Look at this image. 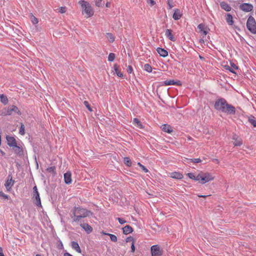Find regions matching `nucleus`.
I'll list each match as a JSON object with an SVG mask.
<instances>
[{"instance_id":"nucleus-16","label":"nucleus","mask_w":256,"mask_h":256,"mask_svg":"<svg viewBox=\"0 0 256 256\" xmlns=\"http://www.w3.org/2000/svg\"><path fill=\"white\" fill-rule=\"evenodd\" d=\"M165 36L170 40L172 42H175L176 40V38L172 34V30L170 29H166L165 32Z\"/></svg>"},{"instance_id":"nucleus-42","label":"nucleus","mask_w":256,"mask_h":256,"mask_svg":"<svg viewBox=\"0 0 256 256\" xmlns=\"http://www.w3.org/2000/svg\"><path fill=\"white\" fill-rule=\"evenodd\" d=\"M57 248L58 250H63L64 248L62 242L59 239L57 244Z\"/></svg>"},{"instance_id":"nucleus-49","label":"nucleus","mask_w":256,"mask_h":256,"mask_svg":"<svg viewBox=\"0 0 256 256\" xmlns=\"http://www.w3.org/2000/svg\"><path fill=\"white\" fill-rule=\"evenodd\" d=\"M134 238L133 237L131 236H130L128 237L126 240V242H134Z\"/></svg>"},{"instance_id":"nucleus-22","label":"nucleus","mask_w":256,"mask_h":256,"mask_svg":"<svg viewBox=\"0 0 256 256\" xmlns=\"http://www.w3.org/2000/svg\"><path fill=\"white\" fill-rule=\"evenodd\" d=\"M170 177L176 180H181L183 178V175L180 172H172L170 174Z\"/></svg>"},{"instance_id":"nucleus-56","label":"nucleus","mask_w":256,"mask_h":256,"mask_svg":"<svg viewBox=\"0 0 256 256\" xmlns=\"http://www.w3.org/2000/svg\"><path fill=\"white\" fill-rule=\"evenodd\" d=\"M0 256H4V252H3L2 248L0 246Z\"/></svg>"},{"instance_id":"nucleus-50","label":"nucleus","mask_w":256,"mask_h":256,"mask_svg":"<svg viewBox=\"0 0 256 256\" xmlns=\"http://www.w3.org/2000/svg\"><path fill=\"white\" fill-rule=\"evenodd\" d=\"M133 71L132 67L131 66H128L127 68V72L128 74H132Z\"/></svg>"},{"instance_id":"nucleus-62","label":"nucleus","mask_w":256,"mask_h":256,"mask_svg":"<svg viewBox=\"0 0 256 256\" xmlns=\"http://www.w3.org/2000/svg\"><path fill=\"white\" fill-rule=\"evenodd\" d=\"M234 28H236V29H237L238 30H240V28H238L237 26H234Z\"/></svg>"},{"instance_id":"nucleus-45","label":"nucleus","mask_w":256,"mask_h":256,"mask_svg":"<svg viewBox=\"0 0 256 256\" xmlns=\"http://www.w3.org/2000/svg\"><path fill=\"white\" fill-rule=\"evenodd\" d=\"M224 68H225L226 70H228L232 73H233V74H236V72H235L234 70L232 68L231 66H229L228 65L224 66Z\"/></svg>"},{"instance_id":"nucleus-19","label":"nucleus","mask_w":256,"mask_h":256,"mask_svg":"<svg viewBox=\"0 0 256 256\" xmlns=\"http://www.w3.org/2000/svg\"><path fill=\"white\" fill-rule=\"evenodd\" d=\"M156 51L160 56L163 58H165L168 56V52L163 48H158Z\"/></svg>"},{"instance_id":"nucleus-12","label":"nucleus","mask_w":256,"mask_h":256,"mask_svg":"<svg viewBox=\"0 0 256 256\" xmlns=\"http://www.w3.org/2000/svg\"><path fill=\"white\" fill-rule=\"evenodd\" d=\"M151 253L152 256H160L162 254L158 245H154L151 247Z\"/></svg>"},{"instance_id":"nucleus-35","label":"nucleus","mask_w":256,"mask_h":256,"mask_svg":"<svg viewBox=\"0 0 256 256\" xmlns=\"http://www.w3.org/2000/svg\"><path fill=\"white\" fill-rule=\"evenodd\" d=\"M124 162L128 166H130L132 164L131 160L128 157H125L124 158Z\"/></svg>"},{"instance_id":"nucleus-53","label":"nucleus","mask_w":256,"mask_h":256,"mask_svg":"<svg viewBox=\"0 0 256 256\" xmlns=\"http://www.w3.org/2000/svg\"><path fill=\"white\" fill-rule=\"evenodd\" d=\"M135 246L134 244V242H132L131 246V252H135Z\"/></svg>"},{"instance_id":"nucleus-8","label":"nucleus","mask_w":256,"mask_h":256,"mask_svg":"<svg viewBox=\"0 0 256 256\" xmlns=\"http://www.w3.org/2000/svg\"><path fill=\"white\" fill-rule=\"evenodd\" d=\"M240 9L245 12H250L254 8L253 6L249 3H242L239 6Z\"/></svg>"},{"instance_id":"nucleus-10","label":"nucleus","mask_w":256,"mask_h":256,"mask_svg":"<svg viewBox=\"0 0 256 256\" xmlns=\"http://www.w3.org/2000/svg\"><path fill=\"white\" fill-rule=\"evenodd\" d=\"M198 28L199 30L198 32L201 34V35L204 36H206L210 30L209 28L202 23L200 24L198 26Z\"/></svg>"},{"instance_id":"nucleus-18","label":"nucleus","mask_w":256,"mask_h":256,"mask_svg":"<svg viewBox=\"0 0 256 256\" xmlns=\"http://www.w3.org/2000/svg\"><path fill=\"white\" fill-rule=\"evenodd\" d=\"M232 140H234V146H240L242 144V139L238 138V136L236 134H234L232 136Z\"/></svg>"},{"instance_id":"nucleus-57","label":"nucleus","mask_w":256,"mask_h":256,"mask_svg":"<svg viewBox=\"0 0 256 256\" xmlns=\"http://www.w3.org/2000/svg\"><path fill=\"white\" fill-rule=\"evenodd\" d=\"M110 6H111V3L110 2H108L106 4V7L107 8H110Z\"/></svg>"},{"instance_id":"nucleus-24","label":"nucleus","mask_w":256,"mask_h":256,"mask_svg":"<svg viewBox=\"0 0 256 256\" xmlns=\"http://www.w3.org/2000/svg\"><path fill=\"white\" fill-rule=\"evenodd\" d=\"M221 8L226 12H230L232 10L231 6L226 2H222L220 3Z\"/></svg>"},{"instance_id":"nucleus-54","label":"nucleus","mask_w":256,"mask_h":256,"mask_svg":"<svg viewBox=\"0 0 256 256\" xmlns=\"http://www.w3.org/2000/svg\"><path fill=\"white\" fill-rule=\"evenodd\" d=\"M168 9L169 10L171 9L174 6L170 2V0H168Z\"/></svg>"},{"instance_id":"nucleus-63","label":"nucleus","mask_w":256,"mask_h":256,"mask_svg":"<svg viewBox=\"0 0 256 256\" xmlns=\"http://www.w3.org/2000/svg\"><path fill=\"white\" fill-rule=\"evenodd\" d=\"M200 59H204V57H202V56H200Z\"/></svg>"},{"instance_id":"nucleus-29","label":"nucleus","mask_w":256,"mask_h":256,"mask_svg":"<svg viewBox=\"0 0 256 256\" xmlns=\"http://www.w3.org/2000/svg\"><path fill=\"white\" fill-rule=\"evenodd\" d=\"M119 66L117 64H114V70L116 74V75L120 78H123L124 75L122 72L118 69Z\"/></svg>"},{"instance_id":"nucleus-17","label":"nucleus","mask_w":256,"mask_h":256,"mask_svg":"<svg viewBox=\"0 0 256 256\" xmlns=\"http://www.w3.org/2000/svg\"><path fill=\"white\" fill-rule=\"evenodd\" d=\"M64 182L67 184H70L72 182V174L70 172H67L64 174Z\"/></svg>"},{"instance_id":"nucleus-26","label":"nucleus","mask_w":256,"mask_h":256,"mask_svg":"<svg viewBox=\"0 0 256 256\" xmlns=\"http://www.w3.org/2000/svg\"><path fill=\"white\" fill-rule=\"evenodd\" d=\"M0 101L4 106L8 103V96L4 94H0Z\"/></svg>"},{"instance_id":"nucleus-37","label":"nucleus","mask_w":256,"mask_h":256,"mask_svg":"<svg viewBox=\"0 0 256 256\" xmlns=\"http://www.w3.org/2000/svg\"><path fill=\"white\" fill-rule=\"evenodd\" d=\"M0 198L4 200H10V202H12V199L10 198L9 196L6 194L2 191H0Z\"/></svg>"},{"instance_id":"nucleus-28","label":"nucleus","mask_w":256,"mask_h":256,"mask_svg":"<svg viewBox=\"0 0 256 256\" xmlns=\"http://www.w3.org/2000/svg\"><path fill=\"white\" fill-rule=\"evenodd\" d=\"M76 210H72V214H71V218H73L74 222H79L81 218H82L78 214H76Z\"/></svg>"},{"instance_id":"nucleus-47","label":"nucleus","mask_w":256,"mask_h":256,"mask_svg":"<svg viewBox=\"0 0 256 256\" xmlns=\"http://www.w3.org/2000/svg\"><path fill=\"white\" fill-rule=\"evenodd\" d=\"M7 108H4L1 111L0 115L2 116H10L9 114H7Z\"/></svg>"},{"instance_id":"nucleus-23","label":"nucleus","mask_w":256,"mask_h":256,"mask_svg":"<svg viewBox=\"0 0 256 256\" xmlns=\"http://www.w3.org/2000/svg\"><path fill=\"white\" fill-rule=\"evenodd\" d=\"M71 246L72 248L76 252L78 253H81L82 250L79 246L78 244L75 241H72L71 242Z\"/></svg>"},{"instance_id":"nucleus-31","label":"nucleus","mask_w":256,"mask_h":256,"mask_svg":"<svg viewBox=\"0 0 256 256\" xmlns=\"http://www.w3.org/2000/svg\"><path fill=\"white\" fill-rule=\"evenodd\" d=\"M56 168L55 166L48 167L46 169V171L48 172L52 173L54 176L56 175Z\"/></svg>"},{"instance_id":"nucleus-58","label":"nucleus","mask_w":256,"mask_h":256,"mask_svg":"<svg viewBox=\"0 0 256 256\" xmlns=\"http://www.w3.org/2000/svg\"><path fill=\"white\" fill-rule=\"evenodd\" d=\"M198 196L200 198H206V197L209 196L208 195L205 196V195H201V194H198Z\"/></svg>"},{"instance_id":"nucleus-21","label":"nucleus","mask_w":256,"mask_h":256,"mask_svg":"<svg viewBox=\"0 0 256 256\" xmlns=\"http://www.w3.org/2000/svg\"><path fill=\"white\" fill-rule=\"evenodd\" d=\"M182 16V14L180 12V11L178 8H176L174 10V13L172 16V18L174 20H178Z\"/></svg>"},{"instance_id":"nucleus-9","label":"nucleus","mask_w":256,"mask_h":256,"mask_svg":"<svg viewBox=\"0 0 256 256\" xmlns=\"http://www.w3.org/2000/svg\"><path fill=\"white\" fill-rule=\"evenodd\" d=\"M14 182V180H12V174H9L8 176V180L4 184V186L8 191L11 190L12 187L13 186Z\"/></svg>"},{"instance_id":"nucleus-20","label":"nucleus","mask_w":256,"mask_h":256,"mask_svg":"<svg viewBox=\"0 0 256 256\" xmlns=\"http://www.w3.org/2000/svg\"><path fill=\"white\" fill-rule=\"evenodd\" d=\"M225 17L226 20L228 24L230 26H233L234 24V21L233 20V17L232 15L230 13H228L226 14Z\"/></svg>"},{"instance_id":"nucleus-59","label":"nucleus","mask_w":256,"mask_h":256,"mask_svg":"<svg viewBox=\"0 0 256 256\" xmlns=\"http://www.w3.org/2000/svg\"><path fill=\"white\" fill-rule=\"evenodd\" d=\"M64 256H73L70 253L66 252L64 254Z\"/></svg>"},{"instance_id":"nucleus-11","label":"nucleus","mask_w":256,"mask_h":256,"mask_svg":"<svg viewBox=\"0 0 256 256\" xmlns=\"http://www.w3.org/2000/svg\"><path fill=\"white\" fill-rule=\"evenodd\" d=\"M12 148L13 150L14 153L19 157L22 158L24 156V149L22 146L20 145L16 144V146H14Z\"/></svg>"},{"instance_id":"nucleus-14","label":"nucleus","mask_w":256,"mask_h":256,"mask_svg":"<svg viewBox=\"0 0 256 256\" xmlns=\"http://www.w3.org/2000/svg\"><path fill=\"white\" fill-rule=\"evenodd\" d=\"M6 140L8 145L10 148H13L17 144L16 140L13 136H6Z\"/></svg>"},{"instance_id":"nucleus-6","label":"nucleus","mask_w":256,"mask_h":256,"mask_svg":"<svg viewBox=\"0 0 256 256\" xmlns=\"http://www.w3.org/2000/svg\"><path fill=\"white\" fill-rule=\"evenodd\" d=\"M33 190L32 199H34L36 200L35 204L38 207H42L40 194L36 186H34V187Z\"/></svg>"},{"instance_id":"nucleus-40","label":"nucleus","mask_w":256,"mask_h":256,"mask_svg":"<svg viewBox=\"0 0 256 256\" xmlns=\"http://www.w3.org/2000/svg\"><path fill=\"white\" fill-rule=\"evenodd\" d=\"M115 54L114 53H110L108 56V60L109 62H113L115 58Z\"/></svg>"},{"instance_id":"nucleus-55","label":"nucleus","mask_w":256,"mask_h":256,"mask_svg":"<svg viewBox=\"0 0 256 256\" xmlns=\"http://www.w3.org/2000/svg\"><path fill=\"white\" fill-rule=\"evenodd\" d=\"M101 3H102V1H100L98 0V2H96V5L98 6V7H100L101 6Z\"/></svg>"},{"instance_id":"nucleus-38","label":"nucleus","mask_w":256,"mask_h":256,"mask_svg":"<svg viewBox=\"0 0 256 256\" xmlns=\"http://www.w3.org/2000/svg\"><path fill=\"white\" fill-rule=\"evenodd\" d=\"M30 20L33 24H36L38 22V19L32 14H30Z\"/></svg>"},{"instance_id":"nucleus-61","label":"nucleus","mask_w":256,"mask_h":256,"mask_svg":"<svg viewBox=\"0 0 256 256\" xmlns=\"http://www.w3.org/2000/svg\"><path fill=\"white\" fill-rule=\"evenodd\" d=\"M204 40H202V39H200V43H204Z\"/></svg>"},{"instance_id":"nucleus-5","label":"nucleus","mask_w":256,"mask_h":256,"mask_svg":"<svg viewBox=\"0 0 256 256\" xmlns=\"http://www.w3.org/2000/svg\"><path fill=\"white\" fill-rule=\"evenodd\" d=\"M246 27L252 33L256 34V22L252 16H250L248 18L246 22Z\"/></svg>"},{"instance_id":"nucleus-51","label":"nucleus","mask_w":256,"mask_h":256,"mask_svg":"<svg viewBox=\"0 0 256 256\" xmlns=\"http://www.w3.org/2000/svg\"><path fill=\"white\" fill-rule=\"evenodd\" d=\"M148 3L150 4V6H153L156 4V2L154 0H148Z\"/></svg>"},{"instance_id":"nucleus-39","label":"nucleus","mask_w":256,"mask_h":256,"mask_svg":"<svg viewBox=\"0 0 256 256\" xmlns=\"http://www.w3.org/2000/svg\"><path fill=\"white\" fill-rule=\"evenodd\" d=\"M144 70L148 72H151L152 68L150 64H146L144 65Z\"/></svg>"},{"instance_id":"nucleus-46","label":"nucleus","mask_w":256,"mask_h":256,"mask_svg":"<svg viewBox=\"0 0 256 256\" xmlns=\"http://www.w3.org/2000/svg\"><path fill=\"white\" fill-rule=\"evenodd\" d=\"M116 220L118 221L119 223L121 224H123L126 222L123 218H117Z\"/></svg>"},{"instance_id":"nucleus-34","label":"nucleus","mask_w":256,"mask_h":256,"mask_svg":"<svg viewBox=\"0 0 256 256\" xmlns=\"http://www.w3.org/2000/svg\"><path fill=\"white\" fill-rule=\"evenodd\" d=\"M106 36L110 42H113L115 40V37L113 36V34L112 33H106Z\"/></svg>"},{"instance_id":"nucleus-1","label":"nucleus","mask_w":256,"mask_h":256,"mask_svg":"<svg viewBox=\"0 0 256 256\" xmlns=\"http://www.w3.org/2000/svg\"><path fill=\"white\" fill-rule=\"evenodd\" d=\"M214 108L219 112L228 114L234 115L236 114V108L232 105L227 102L224 98L216 100L214 104Z\"/></svg>"},{"instance_id":"nucleus-7","label":"nucleus","mask_w":256,"mask_h":256,"mask_svg":"<svg viewBox=\"0 0 256 256\" xmlns=\"http://www.w3.org/2000/svg\"><path fill=\"white\" fill-rule=\"evenodd\" d=\"M171 85L181 86L182 82L180 80L176 81L174 80H166L164 82H160V84L159 85V86H171Z\"/></svg>"},{"instance_id":"nucleus-43","label":"nucleus","mask_w":256,"mask_h":256,"mask_svg":"<svg viewBox=\"0 0 256 256\" xmlns=\"http://www.w3.org/2000/svg\"><path fill=\"white\" fill-rule=\"evenodd\" d=\"M19 133L21 135H24L25 134L24 132V126L23 124H22L20 128Z\"/></svg>"},{"instance_id":"nucleus-4","label":"nucleus","mask_w":256,"mask_h":256,"mask_svg":"<svg viewBox=\"0 0 256 256\" xmlns=\"http://www.w3.org/2000/svg\"><path fill=\"white\" fill-rule=\"evenodd\" d=\"M79 3L81 4L82 8H84V12L88 17L91 16L94 14L92 8L88 2L84 0H81L79 2Z\"/></svg>"},{"instance_id":"nucleus-13","label":"nucleus","mask_w":256,"mask_h":256,"mask_svg":"<svg viewBox=\"0 0 256 256\" xmlns=\"http://www.w3.org/2000/svg\"><path fill=\"white\" fill-rule=\"evenodd\" d=\"M12 112L17 114L18 115H21L22 113L18 110V108L14 105L9 106L7 108V114H9L10 116L12 114Z\"/></svg>"},{"instance_id":"nucleus-36","label":"nucleus","mask_w":256,"mask_h":256,"mask_svg":"<svg viewBox=\"0 0 256 256\" xmlns=\"http://www.w3.org/2000/svg\"><path fill=\"white\" fill-rule=\"evenodd\" d=\"M104 235H108L110 236V240L113 242H116L117 241V237L116 236L113 234H110L108 233L103 232Z\"/></svg>"},{"instance_id":"nucleus-52","label":"nucleus","mask_w":256,"mask_h":256,"mask_svg":"<svg viewBox=\"0 0 256 256\" xmlns=\"http://www.w3.org/2000/svg\"><path fill=\"white\" fill-rule=\"evenodd\" d=\"M66 7L62 6L60 8L59 12H60L61 14H64L66 12Z\"/></svg>"},{"instance_id":"nucleus-2","label":"nucleus","mask_w":256,"mask_h":256,"mask_svg":"<svg viewBox=\"0 0 256 256\" xmlns=\"http://www.w3.org/2000/svg\"><path fill=\"white\" fill-rule=\"evenodd\" d=\"M188 177L193 180L196 181H199L202 184H204L210 181L214 180V177L212 176L208 172H201L198 176H195L194 173H188L187 174Z\"/></svg>"},{"instance_id":"nucleus-15","label":"nucleus","mask_w":256,"mask_h":256,"mask_svg":"<svg viewBox=\"0 0 256 256\" xmlns=\"http://www.w3.org/2000/svg\"><path fill=\"white\" fill-rule=\"evenodd\" d=\"M80 226L84 229L88 234L91 233L93 230L92 228L87 223L80 224Z\"/></svg>"},{"instance_id":"nucleus-30","label":"nucleus","mask_w":256,"mask_h":256,"mask_svg":"<svg viewBox=\"0 0 256 256\" xmlns=\"http://www.w3.org/2000/svg\"><path fill=\"white\" fill-rule=\"evenodd\" d=\"M185 162H186L188 164L190 163H200L202 162V160L200 158H186L185 160Z\"/></svg>"},{"instance_id":"nucleus-3","label":"nucleus","mask_w":256,"mask_h":256,"mask_svg":"<svg viewBox=\"0 0 256 256\" xmlns=\"http://www.w3.org/2000/svg\"><path fill=\"white\" fill-rule=\"evenodd\" d=\"M72 210H76V214L81 216L82 218L86 217H90L92 216L93 212L86 208H84L81 206L74 207Z\"/></svg>"},{"instance_id":"nucleus-33","label":"nucleus","mask_w":256,"mask_h":256,"mask_svg":"<svg viewBox=\"0 0 256 256\" xmlns=\"http://www.w3.org/2000/svg\"><path fill=\"white\" fill-rule=\"evenodd\" d=\"M133 124H136L137 127L140 128H143L144 126L141 122L137 118H134L133 120Z\"/></svg>"},{"instance_id":"nucleus-48","label":"nucleus","mask_w":256,"mask_h":256,"mask_svg":"<svg viewBox=\"0 0 256 256\" xmlns=\"http://www.w3.org/2000/svg\"><path fill=\"white\" fill-rule=\"evenodd\" d=\"M230 66L234 70H238V66L235 64L233 62H230Z\"/></svg>"},{"instance_id":"nucleus-60","label":"nucleus","mask_w":256,"mask_h":256,"mask_svg":"<svg viewBox=\"0 0 256 256\" xmlns=\"http://www.w3.org/2000/svg\"><path fill=\"white\" fill-rule=\"evenodd\" d=\"M0 152L2 154V156L5 155V152L4 151H2L1 149H0Z\"/></svg>"},{"instance_id":"nucleus-32","label":"nucleus","mask_w":256,"mask_h":256,"mask_svg":"<svg viewBox=\"0 0 256 256\" xmlns=\"http://www.w3.org/2000/svg\"><path fill=\"white\" fill-rule=\"evenodd\" d=\"M248 122L253 126L254 127H256V120L255 118L252 115H250L248 117Z\"/></svg>"},{"instance_id":"nucleus-27","label":"nucleus","mask_w":256,"mask_h":256,"mask_svg":"<svg viewBox=\"0 0 256 256\" xmlns=\"http://www.w3.org/2000/svg\"><path fill=\"white\" fill-rule=\"evenodd\" d=\"M122 230H123V233L124 234H128L130 233H132L133 232L132 228L129 225H127V226H125L124 227L122 228Z\"/></svg>"},{"instance_id":"nucleus-44","label":"nucleus","mask_w":256,"mask_h":256,"mask_svg":"<svg viewBox=\"0 0 256 256\" xmlns=\"http://www.w3.org/2000/svg\"><path fill=\"white\" fill-rule=\"evenodd\" d=\"M138 165L145 172H148L149 171L147 168H146L144 165H142L140 162H138Z\"/></svg>"},{"instance_id":"nucleus-25","label":"nucleus","mask_w":256,"mask_h":256,"mask_svg":"<svg viewBox=\"0 0 256 256\" xmlns=\"http://www.w3.org/2000/svg\"><path fill=\"white\" fill-rule=\"evenodd\" d=\"M161 128L164 132L168 134H170L172 132V129L171 126L168 124H162Z\"/></svg>"},{"instance_id":"nucleus-64","label":"nucleus","mask_w":256,"mask_h":256,"mask_svg":"<svg viewBox=\"0 0 256 256\" xmlns=\"http://www.w3.org/2000/svg\"><path fill=\"white\" fill-rule=\"evenodd\" d=\"M36 256H42V255H41V254H37L36 255Z\"/></svg>"},{"instance_id":"nucleus-41","label":"nucleus","mask_w":256,"mask_h":256,"mask_svg":"<svg viewBox=\"0 0 256 256\" xmlns=\"http://www.w3.org/2000/svg\"><path fill=\"white\" fill-rule=\"evenodd\" d=\"M84 104L90 112L92 111V110L88 101H86V100L84 101Z\"/></svg>"}]
</instances>
